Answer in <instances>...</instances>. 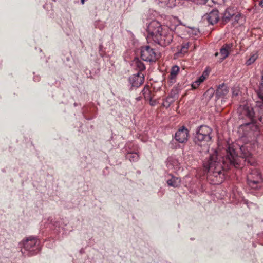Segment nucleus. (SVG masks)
<instances>
[{
  "label": "nucleus",
  "mask_w": 263,
  "mask_h": 263,
  "mask_svg": "<svg viewBox=\"0 0 263 263\" xmlns=\"http://www.w3.org/2000/svg\"><path fill=\"white\" fill-rule=\"evenodd\" d=\"M232 47V44H226L221 48L220 49V54L222 57L221 60H223L229 56Z\"/></svg>",
  "instance_id": "nucleus-13"
},
{
  "label": "nucleus",
  "mask_w": 263,
  "mask_h": 263,
  "mask_svg": "<svg viewBox=\"0 0 263 263\" xmlns=\"http://www.w3.org/2000/svg\"><path fill=\"white\" fill-rule=\"evenodd\" d=\"M170 27L163 26L156 20L151 21L147 27V41L148 43L158 44L162 47H165L171 44L173 39V32L180 22L177 18L174 17L171 20Z\"/></svg>",
  "instance_id": "nucleus-2"
},
{
  "label": "nucleus",
  "mask_w": 263,
  "mask_h": 263,
  "mask_svg": "<svg viewBox=\"0 0 263 263\" xmlns=\"http://www.w3.org/2000/svg\"><path fill=\"white\" fill-rule=\"evenodd\" d=\"M259 5L263 7V0H261L260 2H259Z\"/></svg>",
  "instance_id": "nucleus-32"
},
{
  "label": "nucleus",
  "mask_w": 263,
  "mask_h": 263,
  "mask_svg": "<svg viewBox=\"0 0 263 263\" xmlns=\"http://www.w3.org/2000/svg\"><path fill=\"white\" fill-rule=\"evenodd\" d=\"M203 19L204 21L206 20L211 25L217 23L219 19L218 11L216 9L212 10L210 13L204 15Z\"/></svg>",
  "instance_id": "nucleus-9"
},
{
  "label": "nucleus",
  "mask_w": 263,
  "mask_h": 263,
  "mask_svg": "<svg viewBox=\"0 0 263 263\" xmlns=\"http://www.w3.org/2000/svg\"><path fill=\"white\" fill-rule=\"evenodd\" d=\"M229 92V88L228 87L224 84H222L221 85H219V86L217 87L215 95L217 99L221 97H223Z\"/></svg>",
  "instance_id": "nucleus-12"
},
{
  "label": "nucleus",
  "mask_w": 263,
  "mask_h": 263,
  "mask_svg": "<svg viewBox=\"0 0 263 263\" xmlns=\"http://www.w3.org/2000/svg\"><path fill=\"white\" fill-rule=\"evenodd\" d=\"M102 48H103V46H102V45H99V49H100V51H102Z\"/></svg>",
  "instance_id": "nucleus-33"
},
{
  "label": "nucleus",
  "mask_w": 263,
  "mask_h": 263,
  "mask_svg": "<svg viewBox=\"0 0 263 263\" xmlns=\"http://www.w3.org/2000/svg\"><path fill=\"white\" fill-rule=\"evenodd\" d=\"M165 99L167 100V102H168V103H171V104L174 102L176 100L170 95H168V96Z\"/></svg>",
  "instance_id": "nucleus-26"
},
{
  "label": "nucleus",
  "mask_w": 263,
  "mask_h": 263,
  "mask_svg": "<svg viewBox=\"0 0 263 263\" xmlns=\"http://www.w3.org/2000/svg\"><path fill=\"white\" fill-rule=\"evenodd\" d=\"M235 9L233 8H228L223 13L221 18V22L223 24H226L230 21L232 20L235 14Z\"/></svg>",
  "instance_id": "nucleus-11"
},
{
  "label": "nucleus",
  "mask_w": 263,
  "mask_h": 263,
  "mask_svg": "<svg viewBox=\"0 0 263 263\" xmlns=\"http://www.w3.org/2000/svg\"><path fill=\"white\" fill-rule=\"evenodd\" d=\"M218 54H219V53H218V52H216V53H215V57H217V56L218 55Z\"/></svg>",
  "instance_id": "nucleus-36"
},
{
  "label": "nucleus",
  "mask_w": 263,
  "mask_h": 263,
  "mask_svg": "<svg viewBox=\"0 0 263 263\" xmlns=\"http://www.w3.org/2000/svg\"><path fill=\"white\" fill-rule=\"evenodd\" d=\"M189 136V132L184 126H182L177 130L175 134V139L180 143L186 142Z\"/></svg>",
  "instance_id": "nucleus-8"
},
{
  "label": "nucleus",
  "mask_w": 263,
  "mask_h": 263,
  "mask_svg": "<svg viewBox=\"0 0 263 263\" xmlns=\"http://www.w3.org/2000/svg\"><path fill=\"white\" fill-rule=\"evenodd\" d=\"M180 90H181V89H180V87L175 86L172 88V89L170 92V94L169 95L170 96L172 97L173 98L177 99L178 98V94H179Z\"/></svg>",
  "instance_id": "nucleus-20"
},
{
  "label": "nucleus",
  "mask_w": 263,
  "mask_h": 263,
  "mask_svg": "<svg viewBox=\"0 0 263 263\" xmlns=\"http://www.w3.org/2000/svg\"><path fill=\"white\" fill-rule=\"evenodd\" d=\"M143 97L145 100L151 101L153 99L152 92L150 90L149 87L148 85H146L143 88L142 91Z\"/></svg>",
  "instance_id": "nucleus-16"
},
{
  "label": "nucleus",
  "mask_w": 263,
  "mask_h": 263,
  "mask_svg": "<svg viewBox=\"0 0 263 263\" xmlns=\"http://www.w3.org/2000/svg\"><path fill=\"white\" fill-rule=\"evenodd\" d=\"M195 82H196L199 85L201 83V82H200L198 79L196 80Z\"/></svg>",
  "instance_id": "nucleus-34"
},
{
  "label": "nucleus",
  "mask_w": 263,
  "mask_h": 263,
  "mask_svg": "<svg viewBox=\"0 0 263 263\" xmlns=\"http://www.w3.org/2000/svg\"><path fill=\"white\" fill-rule=\"evenodd\" d=\"M241 18H242V15L240 13L236 12L235 11V14L233 16V18H232V20L233 21V22H232L233 25L235 26L237 23H239V21Z\"/></svg>",
  "instance_id": "nucleus-21"
},
{
  "label": "nucleus",
  "mask_w": 263,
  "mask_h": 263,
  "mask_svg": "<svg viewBox=\"0 0 263 263\" xmlns=\"http://www.w3.org/2000/svg\"><path fill=\"white\" fill-rule=\"evenodd\" d=\"M198 80L200 82H203L205 80V77L204 76V74H202L201 75L200 77H199L198 78Z\"/></svg>",
  "instance_id": "nucleus-28"
},
{
  "label": "nucleus",
  "mask_w": 263,
  "mask_h": 263,
  "mask_svg": "<svg viewBox=\"0 0 263 263\" xmlns=\"http://www.w3.org/2000/svg\"><path fill=\"white\" fill-rule=\"evenodd\" d=\"M179 70V68L177 65L173 66L171 69L170 72V78H169V81L170 83L171 84H173L175 83L176 81V77L177 75L178 74V73Z\"/></svg>",
  "instance_id": "nucleus-14"
},
{
  "label": "nucleus",
  "mask_w": 263,
  "mask_h": 263,
  "mask_svg": "<svg viewBox=\"0 0 263 263\" xmlns=\"http://www.w3.org/2000/svg\"><path fill=\"white\" fill-rule=\"evenodd\" d=\"M261 181L260 173L257 169L252 170L247 175V182L249 186L252 189L257 188L258 184Z\"/></svg>",
  "instance_id": "nucleus-6"
},
{
  "label": "nucleus",
  "mask_w": 263,
  "mask_h": 263,
  "mask_svg": "<svg viewBox=\"0 0 263 263\" xmlns=\"http://www.w3.org/2000/svg\"><path fill=\"white\" fill-rule=\"evenodd\" d=\"M144 75L142 73L138 72L129 78V82L130 85V90L139 87L144 82Z\"/></svg>",
  "instance_id": "nucleus-7"
},
{
  "label": "nucleus",
  "mask_w": 263,
  "mask_h": 263,
  "mask_svg": "<svg viewBox=\"0 0 263 263\" xmlns=\"http://www.w3.org/2000/svg\"><path fill=\"white\" fill-rule=\"evenodd\" d=\"M212 129L208 126L201 125L196 130L194 137V142L198 145H201L202 143L207 142L212 138L211 134Z\"/></svg>",
  "instance_id": "nucleus-4"
},
{
  "label": "nucleus",
  "mask_w": 263,
  "mask_h": 263,
  "mask_svg": "<svg viewBox=\"0 0 263 263\" xmlns=\"http://www.w3.org/2000/svg\"><path fill=\"white\" fill-rule=\"evenodd\" d=\"M39 240L35 237H29L23 242L21 249L22 253L24 256H31L36 254L39 251Z\"/></svg>",
  "instance_id": "nucleus-3"
},
{
  "label": "nucleus",
  "mask_w": 263,
  "mask_h": 263,
  "mask_svg": "<svg viewBox=\"0 0 263 263\" xmlns=\"http://www.w3.org/2000/svg\"><path fill=\"white\" fill-rule=\"evenodd\" d=\"M141 58L146 62H155L157 59V54L155 50L149 45L141 48Z\"/></svg>",
  "instance_id": "nucleus-5"
},
{
  "label": "nucleus",
  "mask_w": 263,
  "mask_h": 263,
  "mask_svg": "<svg viewBox=\"0 0 263 263\" xmlns=\"http://www.w3.org/2000/svg\"><path fill=\"white\" fill-rule=\"evenodd\" d=\"M167 183L169 186L178 187L180 185L181 179L178 177L171 176V179L167 181Z\"/></svg>",
  "instance_id": "nucleus-15"
},
{
  "label": "nucleus",
  "mask_w": 263,
  "mask_h": 263,
  "mask_svg": "<svg viewBox=\"0 0 263 263\" xmlns=\"http://www.w3.org/2000/svg\"><path fill=\"white\" fill-rule=\"evenodd\" d=\"M178 162L177 160L170 158L168 160L167 165L168 167H170L171 165H175L177 166Z\"/></svg>",
  "instance_id": "nucleus-23"
},
{
  "label": "nucleus",
  "mask_w": 263,
  "mask_h": 263,
  "mask_svg": "<svg viewBox=\"0 0 263 263\" xmlns=\"http://www.w3.org/2000/svg\"><path fill=\"white\" fill-rule=\"evenodd\" d=\"M163 105L164 106L166 107V108H168L171 105V103L167 102V100L165 99V101L163 103Z\"/></svg>",
  "instance_id": "nucleus-29"
},
{
  "label": "nucleus",
  "mask_w": 263,
  "mask_h": 263,
  "mask_svg": "<svg viewBox=\"0 0 263 263\" xmlns=\"http://www.w3.org/2000/svg\"><path fill=\"white\" fill-rule=\"evenodd\" d=\"M159 3L164 6L172 8L176 6V0H158Z\"/></svg>",
  "instance_id": "nucleus-19"
},
{
  "label": "nucleus",
  "mask_w": 263,
  "mask_h": 263,
  "mask_svg": "<svg viewBox=\"0 0 263 263\" xmlns=\"http://www.w3.org/2000/svg\"><path fill=\"white\" fill-rule=\"evenodd\" d=\"M84 2H85V0H81V3L82 4H84Z\"/></svg>",
  "instance_id": "nucleus-37"
},
{
  "label": "nucleus",
  "mask_w": 263,
  "mask_h": 263,
  "mask_svg": "<svg viewBox=\"0 0 263 263\" xmlns=\"http://www.w3.org/2000/svg\"><path fill=\"white\" fill-rule=\"evenodd\" d=\"M239 90L238 89H233V91H232L233 97H237L239 95Z\"/></svg>",
  "instance_id": "nucleus-27"
},
{
  "label": "nucleus",
  "mask_w": 263,
  "mask_h": 263,
  "mask_svg": "<svg viewBox=\"0 0 263 263\" xmlns=\"http://www.w3.org/2000/svg\"><path fill=\"white\" fill-rule=\"evenodd\" d=\"M239 111L242 117H245L250 121L249 123L240 125L239 128V132L241 135V141L245 143L240 147L241 156H238L235 149L229 146L226 149V156L222 158V162L218 158L217 154L214 153L203 163L204 167L207 170L210 175L216 178L217 184L221 183L224 180V170L229 169L232 166L240 168L245 162L252 166L256 164L250 148L249 149L247 145L249 142H250V145L254 144L256 137L259 134L258 127L254 122V112L253 108L248 104L240 106Z\"/></svg>",
  "instance_id": "nucleus-1"
},
{
  "label": "nucleus",
  "mask_w": 263,
  "mask_h": 263,
  "mask_svg": "<svg viewBox=\"0 0 263 263\" xmlns=\"http://www.w3.org/2000/svg\"><path fill=\"white\" fill-rule=\"evenodd\" d=\"M199 86V84H198L196 82H194L192 85V88L193 89L197 88Z\"/></svg>",
  "instance_id": "nucleus-30"
},
{
  "label": "nucleus",
  "mask_w": 263,
  "mask_h": 263,
  "mask_svg": "<svg viewBox=\"0 0 263 263\" xmlns=\"http://www.w3.org/2000/svg\"><path fill=\"white\" fill-rule=\"evenodd\" d=\"M189 47V43H185V44L183 45L181 47V53H185Z\"/></svg>",
  "instance_id": "nucleus-24"
},
{
  "label": "nucleus",
  "mask_w": 263,
  "mask_h": 263,
  "mask_svg": "<svg viewBox=\"0 0 263 263\" xmlns=\"http://www.w3.org/2000/svg\"><path fill=\"white\" fill-rule=\"evenodd\" d=\"M259 100L256 102V107L258 108V119L263 124V95L261 93H258Z\"/></svg>",
  "instance_id": "nucleus-10"
},
{
  "label": "nucleus",
  "mask_w": 263,
  "mask_h": 263,
  "mask_svg": "<svg viewBox=\"0 0 263 263\" xmlns=\"http://www.w3.org/2000/svg\"><path fill=\"white\" fill-rule=\"evenodd\" d=\"M136 66L139 68L140 71L144 70L145 69L144 64L140 61L137 60L136 61Z\"/></svg>",
  "instance_id": "nucleus-22"
},
{
  "label": "nucleus",
  "mask_w": 263,
  "mask_h": 263,
  "mask_svg": "<svg viewBox=\"0 0 263 263\" xmlns=\"http://www.w3.org/2000/svg\"><path fill=\"white\" fill-rule=\"evenodd\" d=\"M126 158L130 162H135L139 160V156L137 153H129L126 155Z\"/></svg>",
  "instance_id": "nucleus-17"
},
{
  "label": "nucleus",
  "mask_w": 263,
  "mask_h": 263,
  "mask_svg": "<svg viewBox=\"0 0 263 263\" xmlns=\"http://www.w3.org/2000/svg\"><path fill=\"white\" fill-rule=\"evenodd\" d=\"M258 54L256 52H253L251 53L250 57L246 62L247 65H250L253 63L258 58Z\"/></svg>",
  "instance_id": "nucleus-18"
},
{
  "label": "nucleus",
  "mask_w": 263,
  "mask_h": 263,
  "mask_svg": "<svg viewBox=\"0 0 263 263\" xmlns=\"http://www.w3.org/2000/svg\"><path fill=\"white\" fill-rule=\"evenodd\" d=\"M136 100L137 101H139L141 100V97H137L136 98Z\"/></svg>",
  "instance_id": "nucleus-35"
},
{
  "label": "nucleus",
  "mask_w": 263,
  "mask_h": 263,
  "mask_svg": "<svg viewBox=\"0 0 263 263\" xmlns=\"http://www.w3.org/2000/svg\"><path fill=\"white\" fill-rule=\"evenodd\" d=\"M261 93V94L263 95V72L261 76V82L260 83V86H259V89L257 91V96H258V93Z\"/></svg>",
  "instance_id": "nucleus-25"
},
{
  "label": "nucleus",
  "mask_w": 263,
  "mask_h": 263,
  "mask_svg": "<svg viewBox=\"0 0 263 263\" xmlns=\"http://www.w3.org/2000/svg\"><path fill=\"white\" fill-rule=\"evenodd\" d=\"M149 101L150 105L151 106H154L156 104V101L153 100V99H152V101Z\"/></svg>",
  "instance_id": "nucleus-31"
}]
</instances>
